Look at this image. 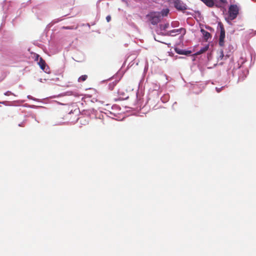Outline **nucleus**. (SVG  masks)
<instances>
[{"label": "nucleus", "mask_w": 256, "mask_h": 256, "mask_svg": "<svg viewBox=\"0 0 256 256\" xmlns=\"http://www.w3.org/2000/svg\"><path fill=\"white\" fill-rule=\"evenodd\" d=\"M12 40V38H10V39L8 40V41H10L11 42Z\"/></svg>", "instance_id": "43"}, {"label": "nucleus", "mask_w": 256, "mask_h": 256, "mask_svg": "<svg viewBox=\"0 0 256 256\" xmlns=\"http://www.w3.org/2000/svg\"><path fill=\"white\" fill-rule=\"evenodd\" d=\"M204 3L210 8H213L216 6L215 0H205Z\"/></svg>", "instance_id": "11"}, {"label": "nucleus", "mask_w": 256, "mask_h": 256, "mask_svg": "<svg viewBox=\"0 0 256 256\" xmlns=\"http://www.w3.org/2000/svg\"><path fill=\"white\" fill-rule=\"evenodd\" d=\"M216 52L218 60H226L232 54L230 49H217Z\"/></svg>", "instance_id": "2"}, {"label": "nucleus", "mask_w": 256, "mask_h": 256, "mask_svg": "<svg viewBox=\"0 0 256 256\" xmlns=\"http://www.w3.org/2000/svg\"><path fill=\"white\" fill-rule=\"evenodd\" d=\"M224 25L221 22H219L218 24V29H222L224 28Z\"/></svg>", "instance_id": "27"}, {"label": "nucleus", "mask_w": 256, "mask_h": 256, "mask_svg": "<svg viewBox=\"0 0 256 256\" xmlns=\"http://www.w3.org/2000/svg\"><path fill=\"white\" fill-rule=\"evenodd\" d=\"M74 43V42H72L71 44H70L69 46L72 47V48H75L76 46L72 45V44Z\"/></svg>", "instance_id": "36"}, {"label": "nucleus", "mask_w": 256, "mask_h": 256, "mask_svg": "<svg viewBox=\"0 0 256 256\" xmlns=\"http://www.w3.org/2000/svg\"><path fill=\"white\" fill-rule=\"evenodd\" d=\"M225 86H222L221 88H216V90L218 92H220Z\"/></svg>", "instance_id": "30"}, {"label": "nucleus", "mask_w": 256, "mask_h": 256, "mask_svg": "<svg viewBox=\"0 0 256 256\" xmlns=\"http://www.w3.org/2000/svg\"><path fill=\"white\" fill-rule=\"evenodd\" d=\"M40 56L37 54H34V60L38 61V60Z\"/></svg>", "instance_id": "31"}, {"label": "nucleus", "mask_w": 256, "mask_h": 256, "mask_svg": "<svg viewBox=\"0 0 256 256\" xmlns=\"http://www.w3.org/2000/svg\"><path fill=\"white\" fill-rule=\"evenodd\" d=\"M4 94L5 96H10V95H14V94L13 93H12V92H10V91H8V92H6Z\"/></svg>", "instance_id": "29"}, {"label": "nucleus", "mask_w": 256, "mask_h": 256, "mask_svg": "<svg viewBox=\"0 0 256 256\" xmlns=\"http://www.w3.org/2000/svg\"><path fill=\"white\" fill-rule=\"evenodd\" d=\"M146 18H148L150 24L154 26L156 25L160 22L162 18L160 16V14L156 11H151L146 15Z\"/></svg>", "instance_id": "1"}, {"label": "nucleus", "mask_w": 256, "mask_h": 256, "mask_svg": "<svg viewBox=\"0 0 256 256\" xmlns=\"http://www.w3.org/2000/svg\"><path fill=\"white\" fill-rule=\"evenodd\" d=\"M179 25V22H172L171 23V26L172 28H176Z\"/></svg>", "instance_id": "25"}, {"label": "nucleus", "mask_w": 256, "mask_h": 256, "mask_svg": "<svg viewBox=\"0 0 256 256\" xmlns=\"http://www.w3.org/2000/svg\"><path fill=\"white\" fill-rule=\"evenodd\" d=\"M22 9L21 8H20L19 10H18L16 12V16L14 18L12 19V22L13 24H14V20L18 18L19 16H20L21 15V14H22Z\"/></svg>", "instance_id": "19"}, {"label": "nucleus", "mask_w": 256, "mask_h": 256, "mask_svg": "<svg viewBox=\"0 0 256 256\" xmlns=\"http://www.w3.org/2000/svg\"><path fill=\"white\" fill-rule=\"evenodd\" d=\"M224 38L225 36H223L222 38V36H220L218 44L220 46H224Z\"/></svg>", "instance_id": "20"}, {"label": "nucleus", "mask_w": 256, "mask_h": 256, "mask_svg": "<svg viewBox=\"0 0 256 256\" xmlns=\"http://www.w3.org/2000/svg\"><path fill=\"white\" fill-rule=\"evenodd\" d=\"M201 48H209V45L208 44L204 46H203V47H202Z\"/></svg>", "instance_id": "38"}, {"label": "nucleus", "mask_w": 256, "mask_h": 256, "mask_svg": "<svg viewBox=\"0 0 256 256\" xmlns=\"http://www.w3.org/2000/svg\"><path fill=\"white\" fill-rule=\"evenodd\" d=\"M186 32V30L184 28H181L178 29H174L167 32V35L174 36H176L178 34L182 33V35L185 34Z\"/></svg>", "instance_id": "6"}, {"label": "nucleus", "mask_w": 256, "mask_h": 256, "mask_svg": "<svg viewBox=\"0 0 256 256\" xmlns=\"http://www.w3.org/2000/svg\"><path fill=\"white\" fill-rule=\"evenodd\" d=\"M22 9L21 8H20L19 10H18L16 12V16L14 18L12 19V22L13 24H14V20L18 18L19 16H20L21 15V14H22Z\"/></svg>", "instance_id": "17"}, {"label": "nucleus", "mask_w": 256, "mask_h": 256, "mask_svg": "<svg viewBox=\"0 0 256 256\" xmlns=\"http://www.w3.org/2000/svg\"><path fill=\"white\" fill-rule=\"evenodd\" d=\"M2 42L3 44L2 45V46H6V45L5 44L6 43V40L5 38H3Z\"/></svg>", "instance_id": "33"}, {"label": "nucleus", "mask_w": 256, "mask_h": 256, "mask_svg": "<svg viewBox=\"0 0 256 256\" xmlns=\"http://www.w3.org/2000/svg\"><path fill=\"white\" fill-rule=\"evenodd\" d=\"M208 49H200V51L196 52L194 55H198L205 52Z\"/></svg>", "instance_id": "23"}, {"label": "nucleus", "mask_w": 256, "mask_h": 256, "mask_svg": "<svg viewBox=\"0 0 256 256\" xmlns=\"http://www.w3.org/2000/svg\"><path fill=\"white\" fill-rule=\"evenodd\" d=\"M205 28L206 30H210V32H214V28H212V27H211V26H207V25L205 26Z\"/></svg>", "instance_id": "28"}, {"label": "nucleus", "mask_w": 256, "mask_h": 256, "mask_svg": "<svg viewBox=\"0 0 256 256\" xmlns=\"http://www.w3.org/2000/svg\"><path fill=\"white\" fill-rule=\"evenodd\" d=\"M18 126L24 127V122H22L21 124H18Z\"/></svg>", "instance_id": "37"}, {"label": "nucleus", "mask_w": 256, "mask_h": 256, "mask_svg": "<svg viewBox=\"0 0 256 256\" xmlns=\"http://www.w3.org/2000/svg\"><path fill=\"white\" fill-rule=\"evenodd\" d=\"M117 82H118L116 80L110 82V84H108L109 90H113L114 87L116 86Z\"/></svg>", "instance_id": "16"}, {"label": "nucleus", "mask_w": 256, "mask_h": 256, "mask_svg": "<svg viewBox=\"0 0 256 256\" xmlns=\"http://www.w3.org/2000/svg\"><path fill=\"white\" fill-rule=\"evenodd\" d=\"M192 16H193L195 18H196L197 20H198L197 18H199L200 20L201 18H202L201 12L199 10L194 11V14H192Z\"/></svg>", "instance_id": "13"}, {"label": "nucleus", "mask_w": 256, "mask_h": 256, "mask_svg": "<svg viewBox=\"0 0 256 256\" xmlns=\"http://www.w3.org/2000/svg\"><path fill=\"white\" fill-rule=\"evenodd\" d=\"M106 20L107 22H110L111 20V16L110 15H108L106 17Z\"/></svg>", "instance_id": "34"}, {"label": "nucleus", "mask_w": 256, "mask_h": 256, "mask_svg": "<svg viewBox=\"0 0 256 256\" xmlns=\"http://www.w3.org/2000/svg\"><path fill=\"white\" fill-rule=\"evenodd\" d=\"M219 30H220V36H222V38L223 36H226L224 28H222V29H219Z\"/></svg>", "instance_id": "24"}, {"label": "nucleus", "mask_w": 256, "mask_h": 256, "mask_svg": "<svg viewBox=\"0 0 256 256\" xmlns=\"http://www.w3.org/2000/svg\"><path fill=\"white\" fill-rule=\"evenodd\" d=\"M193 48H196V46H194Z\"/></svg>", "instance_id": "45"}, {"label": "nucleus", "mask_w": 256, "mask_h": 256, "mask_svg": "<svg viewBox=\"0 0 256 256\" xmlns=\"http://www.w3.org/2000/svg\"><path fill=\"white\" fill-rule=\"evenodd\" d=\"M100 0H98L97 2H96V6H98V3L100 2Z\"/></svg>", "instance_id": "40"}, {"label": "nucleus", "mask_w": 256, "mask_h": 256, "mask_svg": "<svg viewBox=\"0 0 256 256\" xmlns=\"http://www.w3.org/2000/svg\"><path fill=\"white\" fill-rule=\"evenodd\" d=\"M200 32L202 34V38L204 40L208 42L209 40L211 39L212 36L210 32L202 28L200 30Z\"/></svg>", "instance_id": "8"}, {"label": "nucleus", "mask_w": 256, "mask_h": 256, "mask_svg": "<svg viewBox=\"0 0 256 256\" xmlns=\"http://www.w3.org/2000/svg\"><path fill=\"white\" fill-rule=\"evenodd\" d=\"M33 44L34 46H38L39 48H46V46L42 44L41 42L34 41Z\"/></svg>", "instance_id": "14"}, {"label": "nucleus", "mask_w": 256, "mask_h": 256, "mask_svg": "<svg viewBox=\"0 0 256 256\" xmlns=\"http://www.w3.org/2000/svg\"><path fill=\"white\" fill-rule=\"evenodd\" d=\"M51 26V24H49L47 26H46V30H44V32H46L48 29L50 28Z\"/></svg>", "instance_id": "35"}, {"label": "nucleus", "mask_w": 256, "mask_h": 256, "mask_svg": "<svg viewBox=\"0 0 256 256\" xmlns=\"http://www.w3.org/2000/svg\"><path fill=\"white\" fill-rule=\"evenodd\" d=\"M3 22H2V24H3Z\"/></svg>", "instance_id": "46"}, {"label": "nucleus", "mask_w": 256, "mask_h": 256, "mask_svg": "<svg viewBox=\"0 0 256 256\" xmlns=\"http://www.w3.org/2000/svg\"><path fill=\"white\" fill-rule=\"evenodd\" d=\"M87 78H88L87 75H86V74L82 75L78 78V81L79 82H84L87 79Z\"/></svg>", "instance_id": "22"}, {"label": "nucleus", "mask_w": 256, "mask_h": 256, "mask_svg": "<svg viewBox=\"0 0 256 256\" xmlns=\"http://www.w3.org/2000/svg\"><path fill=\"white\" fill-rule=\"evenodd\" d=\"M170 10L168 8H163L161 11L160 12H157L158 13L160 14V16L162 19V18L166 17L168 16V14H169Z\"/></svg>", "instance_id": "10"}, {"label": "nucleus", "mask_w": 256, "mask_h": 256, "mask_svg": "<svg viewBox=\"0 0 256 256\" xmlns=\"http://www.w3.org/2000/svg\"><path fill=\"white\" fill-rule=\"evenodd\" d=\"M216 6L218 8H224L227 4V0H215Z\"/></svg>", "instance_id": "9"}, {"label": "nucleus", "mask_w": 256, "mask_h": 256, "mask_svg": "<svg viewBox=\"0 0 256 256\" xmlns=\"http://www.w3.org/2000/svg\"><path fill=\"white\" fill-rule=\"evenodd\" d=\"M201 1H202L203 2L205 1V0H200Z\"/></svg>", "instance_id": "44"}, {"label": "nucleus", "mask_w": 256, "mask_h": 256, "mask_svg": "<svg viewBox=\"0 0 256 256\" xmlns=\"http://www.w3.org/2000/svg\"><path fill=\"white\" fill-rule=\"evenodd\" d=\"M38 64L42 70H44L46 66V63L45 61L42 58H40V60L38 62Z\"/></svg>", "instance_id": "12"}, {"label": "nucleus", "mask_w": 256, "mask_h": 256, "mask_svg": "<svg viewBox=\"0 0 256 256\" xmlns=\"http://www.w3.org/2000/svg\"><path fill=\"white\" fill-rule=\"evenodd\" d=\"M175 52L180 54L189 56L194 52V50H186L184 49H174Z\"/></svg>", "instance_id": "7"}, {"label": "nucleus", "mask_w": 256, "mask_h": 256, "mask_svg": "<svg viewBox=\"0 0 256 256\" xmlns=\"http://www.w3.org/2000/svg\"><path fill=\"white\" fill-rule=\"evenodd\" d=\"M61 28L62 30H76L77 28V26H63L61 27Z\"/></svg>", "instance_id": "21"}, {"label": "nucleus", "mask_w": 256, "mask_h": 256, "mask_svg": "<svg viewBox=\"0 0 256 256\" xmlns=\"http://www.w3.org/2000/svg\"><path fill=\"white\" fill-rule=\"evenodd\" d=\"M226 22L230 25H232V22H230L231 20H230V18H228H228H226Z\"/></svg>", "instance_id": "32"}, {"label": "nucleus", "mask_w": 256, "mask_h": 256, "mask_svg": "<svg viewBox=\"0 0 256 256\" xmlns=\"http://www.w3.org/2000/svg\"><path fill=\"white\" fill-rule=\"evenodd\" d=\"M22 9L21 8H20L19 10H18L16 12V16L14 18L12 19V22L13 24H14V20L18 18L19 16H20L21 15V14H22Z\"/></svg>", "instance_id": "18"}, {"label": "nucleus", "mask_w": 256, "mask_h": 256, "mask_svg": "<svg viewBox=\"0 0 256 256\" xmlns=\"http://www.w3.org/2000/svg\"><path fill=\"white\" fill-rule=\"evenodd\" d=\"M62 20H63V18H58L56 19H54V20H53L52 21V23L56 24V23H57V22H58L62 21Z\"/></svg>", "instance_id": "26"}, {"label": "nucleus", "mask_w": 256, "mask_h": 256, "mask_svg": "<svg viewBox=\"0 0 256 256\" xmlns=\"http://www.w3.org/2000/svg\"><path fill=\"white\" fill-rule=\"evenodd\" d=\"M86 24L89 28L90 27V24L88 23Z\"/></svg>", "instance_id": "42"}, {"label": "nucleus", "mask_w": 256, "mask_h": 256, "mask_svg": "<svg viewBox=\"0 0 256 256\" xmlns=\"http://www.w3.org/2000/svg\"><path fill=\"white\" fill-rule=\"evenodd\" d=\"M160 28L161 30H164L169 27V24L166 23L164 24H160L159 25Z\"/></svg>", "instance_id": "15"}, {"label": "nucleus", "mask_w": 256, "mask_h": 256, "mask_svg": "<svg viewBox=\"0 0 256 256\" xmlns=\"http://www.w3.org/2000/svg\"><path fill=\"white\" fill-rule=\"evenodd\" d=\"M239 8L236 4H230L228 8V16L230 20H234L238 16Z\"/></svg>", "instance_id": "3"}, {"label": "nucleus", "mask_w": 256, "mask_h": 256, "mask_svg": "<svg viewBox=\"0 0 256 256\" xmlns=\"http://www.w3.org/2000/svg\"><path fill=\"white\" fill-rule=\"evenodd\" d=\"M170 3L174 4V7L179 12L188 9V6L181 0H170Z\"/></svg>", "instance_id": "4"}, {"label": "nucleus", "mask_w": 256, "mask_h": 256, "mask_svg": "<svg viewBox=\"0 0 256 256\" xmlns=\"http://www.w3.org/2000/svg\"><path fill=\"white\" fill-rule=\"evenodd\" d=\"M186 14L187 15H192V14L191 12H186Z\"/></svg>", "instance_id": "39"}, {"label": "nucleus", "mask_w": 256, "mask_h": 256, "mask_svg": "<svg viewBox=\"0 0 256 256\" xmlns=\"http://www.w3.org/2000/svg\"><path fill=\"white\" fill-rule=\"evenodd\" d=\"M7 17V16L6 15V16H3V19L4 18H6Z\"/></svg>", "instance_id": "41"}, {"label": "nucleus", "mask_w": 256, "mask_h": 256, "mask_svg": "<svg viewBox=\"0 0 256 256\" xmlns=\"http://www.w3.org/2000/svg\"><path fill=\"white\" fill-rule=\"evenodd\" d=\"M62 35L61 32L53 31L50 36V40H48V42L56 43L58 42L62 38Z\"/></svg>", "instance_id": "5"}]
</instances>
